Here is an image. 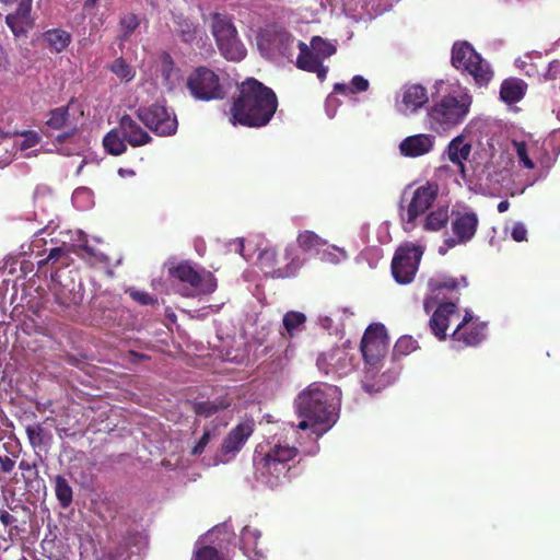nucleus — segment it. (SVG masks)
Returning <instances> with one entry per match:
<instances>
[{"mask_svg": "<svg viewBox=\"0 0 560 560\" xmlns=\"http://www.w3.org/2000/svg\"><path fill=\"white\" fill-rule=\"evenodd\" d=\"M299 453L295 446L282 444H275L266 453H256L253 458L256 480L271 489L289 481L295 476L291 463Z\"/></svg>", "mask_w": 560, "mask_h": 560, "instance_id": "obj_4", "label": "nucleus"}, {"mask_svg": "<svg viewBox=\"0 0 560 560\" xmlns=\"http://www.w3.org/2000/svg\"><path fill=\"white\" fill-rule=\"evenodd\" d=\"M471 152V144L465 142V139L462 136L455 137L447 147V156L448 160L457 165L460 170V173L465 175V165L464 161H466Z\"/></svg>", "mask_w": 560, "mask_h": 560, "instance_id": "obj_26", "label": "nucleus"}, {"mask_svg": "<svg viewBox=\"0 0 560 560\" xmlns=\"http://www.w3.org/2000/svg\"><path fill=\"white\" fill-rule=\"evenodd\" d=\"M475 323H480V322L478 319L475 320L471 313L466 311L465 316L463 317L462 322L457 326H468V325H472Z\"/></svg>", "mask_w": 560, "mask_h": 560, "instance_id": "obj_59", "label": "nucleus"}, {"mask_svg": "<svg viewBox=\"0 0 560 560\" xmlns=\"http://www.w3.org/2000/svg\"><path fill=\"white\" fill-rule=\"evenodd\" d=\"M103 145L106 152L112 155H120L126 152V140L119 136L116 129L110 130L103 139Z\"/></svg>", "mask_w": 560, "mask_h": 560, "instance_id": "obj_39", "label": "nucleus"}, {"mask_svg": "<svg viewBox=\"0 0 560 560\" xmlns=\"http://www.w3.org/2000/svg\"><path fill=\"white\" fill-rule=\"evenodd\" d=\"M479 224L477 214L472 211L458 212L452 221V231L455 237L444 241L448 248L455 247L457 244L469 242L476 234Z\"/></svg>", "mask_w": 560, "mask_h": 560, "instance_id": "obj_17", "label": "nucleus"}, {"mask_svg": "<svg viewBox=\"0 0 560 560\" xmlns=\"http://www.w3.org/2000/svg\"><path fill=\"white\" fill-rule=\"evenodd\" d=\"M428 101L429 97L427 89L421 84H411L405 86L401 102L405 105L406 109H409L410 112H416L417 109L425 105Z\"/></svg>", "mask_w": 560, "mask_h": 560, "instance_id": "obj_27", "label": "nucleus"}, {"mask_svg": "<svg viewBox=\"0 0 560 560\" xmlns=\"http://www.w3.org/2000/svg\"><path fill=\"white\" fill-rule=\"evenodd\" d=\"M67 252L65 247H54L50 249L47 258L44 261H40L39 264H46L48 261L57 262L61 257L66 256Z\"/></svg>", "mask_w": 560, "mask_h": 560, "instance_id": "obj_53", "label": "nucleus"}, {"mask_svg": "<svg viewBox=\"0 0 560 560\" xmlns=\"http://www.w3.org/2000/svg\"><path fill=\"white\" fill-rule=\"evenodd\" d=\"M258 260L265 275L272 279L295 277L304 265L298 248L289 244L282 250L266 247L259 253Z\"/></svg>", "mask_w": 560, "mask_h": 560, "instance_id": "obj_5", "label": "nucleus"}, {"mask_svg": "<svg viewBox=\"0 0 560 560\" xmlns=\"http://www.w3.org/2000/svg\"><path fill=\"white\" fill-rule=\"evenodd\" d=\"M277 108L278 97L275 91L253 77L246 78L237 85V94L230 108L232 124L249 128L265 127Z\"/></svg>", "mask_w": 560, "mask_h": 560, "instance_id": "obj_1", "label": "nucleus"}, {"mask_svg": "<svg viewBox=\"0 0 560 560\" xmlns=\"http://www.w3.org/2000/svg\"><path fill=\"white\" fill-rule=\"evenodd\" d=\"M434 89L432 106L428 109L431 127L436 131H446L462 124L469 113L471 96L442 80L435 82Z\"/></svg>", "mask_w": 560, "mask_h": 560, "instance_id": "obj_3", "label": "nucleus"}, {"mask_svg": "<svg viewBox=\"0 0 560 560\" xmlns=\"http://www.w3.org/2000/svg\"><path fill=\"white\" fill-rule=\"evenodd\" d=\"M509 208H510V202L508 200H502L498 203V211L500 213L508 211Z\"/></svg>", "mask_w": 560, "mask_h": 560, "instance_id": "obj_60", "label": "nucleus"}, {"mask_svg": "<svg viewBox=\"0 0 560 560\" xmlns=\"http://www.w3.org/2000/svg\"><path fill=\"white\" fill-rule=\"evenodd\" d=\"M260 532L250 526H245L241 532V549L249 560H264L265 555L258 546Z\"/></svg>", "mask_w": 560, "mask_h": 560, "instance_id": "obj_24", "label": "nucleus"}, {"mask_svg": "<svg viewBox=\"0 0 560 560\" xmlns=\"http://www.w3.org/2000/svg\"><path fill=\"white\" fill-rule=\"evenodd\" d=\"M433 138L429 135L420 133L404 139L399 149L402 155L408 158H418L429 153L433 149Z\"/></svg>", "mask_w": 560, "mask_h": 560, "instance_id": "obj_23", "label": "nucleus"}, {"mask_svg": "<svg viewBox=\"0 0 560 560\" xmlns=\"http://www.w3.org/2000/svg\"><path fill=\"white\" fill-rule=\"evenodd\" d=\"M0 4L7 12L5 24L14 36H26L35 24L32 15L33 0H0Z\"/></svg>", "mask_w": 560, "mask_h": 560, "instance_id": "obj_11", "label": "nucleus"}, {"mask_svg": "<svg viewBox=\"0 0 560 560\" xmlns=\"http://www.w3.org/2000/svg\"><path fill=\"white\" fill-rule=\"evenodd\" d=\"M15 462L9 456H0V468L2 472H10L14 468Z\"/></svg>", "mask_w": 560, "mask_h": 560, "instance_id": "obj_56", "label": "nucleus"}, {"mask_svg": "<svg viewBox=\"0 0 560 560\" xmlns=\"http://www.w3.org/2000/svg\"><path fill=\"white\" fill-rule=\"evenodd\" d=\"M98 0H86L85 7L94 5Z\"/></svg>", "mask_w": 560, "mask_h": 560, "instance_id": "obj_64", "label": "nucleus"}, {"mask_svg": "<svg viewBox=\"0 0 560 560\" xmlns=\"http://www.w3.org/2000/svg\"><path fill=\"white\" fill-rule=\"evenodd\" d=\"M300 54L296 58V67L303 71L316 73L320 81L327 77L328 68L323 65L322 59L304 43L299 42Z\"/></svg>", "mask_w": 560, "mask_h": 560, "instance_id": "obj_22", "label": "nucleus"}, {"mask_svg": "<svg viewBox=\"0 0 560 560\" xmlns=\"http://www.w3.org/2000/svg\"><path fill=\"white\" fill-rule=\"evenodd\" d=\"M130 355H131V357H135V358H137V359H145V358H147V355H145V354L137 353V352H135V351H130Z\"/></svg>", "mask_w": 560, "mask_h": 560, "instance_id": "obj_63", "label": "nucleus"}, {"mask_svg": "<svg viewBox=\"0 0 560 560\" xmlns=\"http://www.w3.org/2000/svg\"><path fill=\"white\" fill-rule=\"evenodd\" d=\"M171 278L182 283L188 284L183 289L182 295L194 298L198 295L212 294L218 288V281L214 275L205 269L196 268L190 261L183 260L168 268Z\"/></svg>", "mask_w": 560, "mask_h": 560, "instance_id": "obj_7", "label": "nucleus"}, {"mask_svg": "<svg viewBox=\"0 0 560 560\" xmlns=\"http://www.w3.org/2000/svg\"><path fill=\"white\" fill-rule=\"evenodd\" d=\"M127 293L135 302H137L140 305H154L158 303V298L151 295L145 291L129 289Z\"/></svg>", "mask_w": 560, "mask_h": 560, "instance_id": "obj_47", "label": "nucleus"}, {"mask_svg": "<svg viewBox=\"0 0 560 560\" xmlns=\"http://www.w3.org/2000/svg\"><path fill=\"white\" fill-rule=\"evenodd\" d=\"M173 22L175 32L180 37L182 42L191 44L197 38V25L184 14H173Z\"/></svg>", "mask_w": 560, "mask_h": 560, "instance_id": "obj_31", "label": "nucleus"}, {"mask_svg": "<svg viewBox=\"0 0 560 560\" xmlns=\"http://www.w3.org/2000/svg\"><path fill=\"white\" fill-rule=\"evenodd\" d=\"M310 48L322 59L330 57L336 52V47L319 36H314Z\"/></svg>", "mask_w": 560, "mask_h": 560, "instance_id": "obj_42", "label": "nucleus"}, {"mask_svg": "<svg viewBox=\"0 0 560 560\" xmlns=\"http://www.w3.org/2000/svg\"><path fill=\"white\" fill-rule=\"evenodd\" d=\"M211 32L220 54L229 61H241L247 50L238 37L232 19L222 13L212 15Z\"/></svg>", "mask_w": 560, "mask_h": 560, "instance_id": "obj_8", "label": "nucleus"}, {"mask_svg": "<svg viewBox=\"0 0 560 560\" xmlns=\"http://www.w3.org/2000/svg\"><path fill=\"white\" fill-rule=\"evenodd\" d=\"M350 86H351V93L357 94L360 92H365L369 89L370 83L362 75H354L351 80Z\"/></svg>", "mask_w": 560, "mask_h": 560, "instance_id": "obj_51", "label": "nucleus"}, {"mask_svg": "<svg viewBox=\"0 0 560 560\" xmlns=\"http://www.w3.org/2000/svg\"><path fill=\"white\" fill-rule=\"evenodd\" d=\"M511 235L515 242H523L527 240V230L522 222H516L512 228Z\"/></svg>", "mask_w": 560, "mask_h": 560, "instance_id": "obj_52", "label": "nucleus"}, {"mask_svg": "<svg viewBox=\"0 0 560 560\" xmlns=\"http://www.w3.org/2000/svg\"><path fill=\"white\" fill-rule=\"evenodd\" d=\"M486 323H475L468 326H457L451 335V347L457 351L467 347H477L486 339Z\"/></svg>", "mask_w": 560, "mask_h": 560, "instance_id": "obj_19", "label": "nucleus"}, {"mask_svg": "<svg viewBox=\"0 0 560 560\" xmlns=\"http://www.w3.org/2000/svg\"><path fill=\"white\" fill-rule=\"evenodd\" d=\"M456 313H458V307L454 301L440 303L436 310L433 312L429 320V326L432 334L439 340L446 339V330L450 325V317Z\"/></svg>", "mask_w": 560, "mask_h": 560, "instance_id": "obj_20", "label": "nucleus"}, {"mask_svg": "<svg viewBox=\"0 0 560 560\" xmlns=\"http://www.w3.org/2000/svg\"><path fill=\"white\" fill-rule=\"evenodd\" d=\"M43 39L52 51L61 52L70 45L72 36L62 28H50L44 32Z\"/></svg>", "mask_w": 560, "mask_h": 560, "instance_id": "obj_30", "label": "nucleus"}, {"mask_svg": "<svg viewBox=\"0 0 560 560\" xmlns=\"http://www.w3.org/2000/svg\"><path fill=\"white\" fill-rule=\"evenodd\" d=\"M187 89L196 100L202 102L223 100L225 96L219 75L203 66L196 68L189 74Z\"/></svg>", "mask_w": 560, "mask_h": 560, "instance_id": "obj_9", "label": "nucleus"}, {"mask_svg": "<svg viewBox=\"0 0 560 560\" xmlns=\"http://www.w3.org/2000/svg\"><path fill=\"white\" fill-rule=\"evenodd\" d=\"M0 522L4 526H12L18 522V520L15 516L10 514L7 510H0Z\"/></svg>", "mask_w": 560, "mask_h": 560, "instance_id": "obj_55", "label": "nucleus"}, {"mask_svg": "<svg viewBox=\"0 0 560 560\" xmlns=\"http://www.w3.org/2000/svg\"><path fill=\"white\" fill-rule=\"evenodd\" d=\"M121 176H124L125 174L126 175H135V172L132 170H124V168H120L119 172H118Z\"/></svg>", "mask_w": 560, "mask_h": 560, "instance_id": "obj_62", "label": "nucleus"}, {"mask_svg": "<svg viewBox=\"0 0 560 560\" xmlns=\"http://www.w3.org/2000/svg\"><path fill=\"white\" fill-rule=\"evenodd\" d=\"M55 494L59 505L62 509H68L73 502V490L69 481L61 475L54 478Z\"/></svg>", "mask_w": 560, "mask_h": 560, "instance_id": "obj_35", "label": "nucleus"}, {"mask_svg": "<svg viewBox=\"0 0 560 560\" xmlns=\"http://www.w3.org/2000/svg\"><path fill=\"white\" fill-rule=\"evenodd\" d=\"M546 81L560 80V60H552L549 62L547 71L544 73Z\"/></svg>", "mask_w": 560, "mask_h": 560, "instance_id": "obj_50", "label": "nucleus"}, {"mask_svg": "<svg viewBox=\"0 0 560 560\" xmlns=\"http://www.w3.org/2000/svg\"><path fill=\"white\" fill-rule=\"evenodd\" d=\"M282 322L288 337L293 338L305 328L306 316L301 312L290 311L284 314Z\"/></svg>", "mask_w": 560, "mask_h": 560, "instance_id": "obj_36", "label": "nucleus"}, {"mask_svg": "<svg viewBox=\"0 0 560 560\" xmlns=\"http://www.w3.org/2000/svg\"><path fill=\"white\" fill-rule=\"evenodd\" d=\"M515 148L520 163H522L525 168L533 170L535 167V164L528 156L526 143L515 142Z\"/></svg>", "mask_w": 560, "mask_h": 560, "instance_id": "obj_48", "label": "nucleus"}, {"mask_svg": "<svg viewBox=\"0 0 560 560\" xmlns=\"http://www.w3.org/2000/svg\"><path fill=\"white\" fill-rule=\"evenodd\" d=\"M464 71L468 72L479 86L488 85L493 77V71L489 63L482 59L481 55H478V59Z\"/></svg>", "mask_w": 560, "mask_h": 560, "instance_id": "obj_32", "label": "nucleus"}, {"mask_svg": "<svg viewBox=\"0 0 560 560\" xmlns=\"http://www.w3.org/2000/svg\"><path fill=\"white\" fill-rule=\"evenodd\" d=\"M52 293L55 303L58 305V312H66L72 307L79 306L84 298V288L81 282L70 278L66 281H59L54 284Z\"/></svg>", "mask_w": 560, "mask_h": 560, "instance_id": "obj_15", "label": "nucleus"}, {"mask_svg": "<svg viewBox=\"0 0 560 560\" xmlns=\"http://www.w3.org/2000/svg\"><path fill=\"white\" fill-rule=\"evenodd\" d=\"M69 116V109L67 106L55 108L50 110L49 119L46 121V125L51 129L59 130L67 127Z\"/></svg>", "mask_w": 560, "mask_h": 560, "instance_id": "obj_41", "label": "nucleus"}, {"mask_svg": "<svg viewBox=\"0 0 560 560\" xmlns=\"http://www.w3.org/2000/svg\"><path fill=\"white\" fill-rule=\"evenodd\" d=\"M422 255L421 246L410 243L396 249L390 268L397 283L408 284L415 279Z\"/></svg>", "mask_w": 560, "mask_h": 560, "instance_id": "obj_10", "label": "nucleus"}, {"mask_svg": "<svg viewBox=\"0 0 560 560\" xmlns=\"http://www.w3.org/2000/svg\"><path fill=\"white\" fill-rule=\"evenodd\" d=\"M140 19L136 13H126L119 19V34L117 39L119 42H126L130 38L133 32L139 27Z\"/></svg>", "mask_w": 560, "mask_h": 560, "instance_id": "obj_37", "label": "nucleus"}, {"mask_svg": "<svg viewBox=\"0 0 560 560\" xmlns=\"http://www.w3.org/2000/svg\"><path fill=\"white\" fill-rule=\"evenodd\" d=\"M77 132V127H71L67 131L59 133L56 137L58 142H65L68 138L72 137Z\"/></svg>", "mask_w": 560, "mask_h": 560, "instance_id": "obj_58", "label": "nucleus"}, {"mask_svg": "<svg viewBox=\"0 0 560 560\" xmlns=\"http://www.w3.org/2000/svg\"><path fill=\"white\" fill-rule=\"evenodd\" d=\"M26 136H27V139H28L33 144H35V143H37V142L39 141L38 136H37L35 132H33V131H27V132H26Z\"/></svg>", "mask_w": 560, "mask_h": 560, "instance_id": "obj_61", "label": "nucleus"}, {"mask_svg": "<svg viewBox=\"0 0 560 560\" xmlns=\"http://www.w3.org/2000/svg\"><path fill=\"white\" fill-rule=\"evenodd\" d=\"M232 405V398L229 396H220L214 400L196 401L192 404V410L197 416L210 418L223 410H226Z\"/></svg>", "mask_w": 560, "mask_h": 560, "instance_id": "obj_28", "label": "nucleus"}, {"mask_svg": "<svg viewBox=\"0 0 560 560\" xmlns=\"http://www.w3.org/2000/svg\"><path fill=\"white\" fill-rule=\"evenodd\" d=\"M294 36L284 28H276L269 33V42L281 55H291L294 46Z\"/></svg>", "mask_w": 560, "mask_h": 560, "instance_id": "obj_33", "label": "nucleus"}, {"mask_svg": "<svg viewBox=\"0 0 560 560\" xmlns=\"http://www.w3.org/2000/svg\"><path fill=\"white\" fill-rule=\"evenodd\" d=\"M255 431V421L253 419H245L237 423L224 438L221 444V455L224 460H230L241 452L247 440Z\"/></svg>", "mask_w": 560, "mask_h": 560, "instance_id": "obj_14", "label": "nucleus"}, {"mask_svg": "<svg viewBox=\"0 0 560 560\" xmlns=\"http://www.w3.org/2000/svg\"><path fill=\"white\" fill-rule=\"evenodd\" d=\"M478 55L469 43H455L452 48L451 61L456 69L465 70L478 59Z\"/></svg>", "mask_w": 560, "mask_h": 560, "instance_id": "obj_25", "label": "nucleus"}, {"mask_svg": "<svg viewBox=\"0 0 560 560\" xmlns=\"http://www.w3.org/2000/svg\"><path fill=\"white\" fill-rule=\"evenodd\" d=\"M448 222V207L443 206L434 211H431L425 220L423 228L427 231H440Z\"/></svg>", "mask_w": 560, "mask_h": 560, "instance_id": "obj_38", "label": "nucleus"}, {"mask_svg": "<svg viewBox=\"0 0 560 560\" xmlns=\"http://www.w3.org/2000/svg\"><path fill=\"white\" fill-rule=\"evenodd\" d=\"M334 92L341 95H349L351 93V86L346 83H336L334 85Z\"/></svg>", "mask_w": 560, "mask_h": 560, "instance_id": "obj_57", "label": "nucleus"}, {"mask_svg": "<svg viewBox=\"0 0 560 560\" xmlns=\"http://www.w3.org/2000/svg\"><path fill=\"white\" fill-rule=\"evenodd\" d=\"M418 348V342L411 336L400 337L394 346L395 355H407Z\"/></svg>", "mask_w": 560, "mask_h": 560, "instance_id": "obj_43", "label": "nucleus"}, {"mask_svg": "<svg viewBox=\"0 0 560 560\" xmlns=\"http://www.w3.org/2000/svg\"><path fill=\"white\" fill-rule=\"evenodd\" d=\"M388 347L389 338L385 326L380 323L371 324L365 329L360 345L364 362L370 366L365 373V381L363 382V388L368 393H377L381 389L380 385L370 384L368 378L374 376L373 370L376 369L378 363L384 359Z\"/></svg>", "mask_w": 560, "mask_h": 560, "instance_id": "obj_6", "label": "nucleus"}, {"mask_svg": "<svg viewBox=\"0 0 560 560\" xmlns=\"http://www.w3.org/2000/svg\"><path fill=\"white\" fill-rule=\"evenodd\" d=\"M138 119L158 136H172L177 130V119L163 105L140 106L136 110Z\"/></svg>", "mask_w": 560, "mask_h": 560, "instance_id": "obj_12", "label": "nucleus"}, {"mask_svg": "<svg viewBox=\"0 0 560 560\" xmlns=\"http://www.w3.org/2000/svg\"><path fill=\"white\" fill-rule=\"evenodd\" d=\"M296 243L304 253H317L327 242L313 231L304 230L298 234Z\"/></svg>", "mask_w": 560, "mask_h": 560, "instance_id": "obj_34", "label": "nucleus"}, {"mask_svg": "<svg viewBox=\"0 0 560 560\" xmlns=\"http://www.w3.org/2000/svg\"><path fill=\"white\" fill-rule=\"evenodd\" d=\"M26 434L30 444L35 447H40L45 442V429L40 423L26 427Z\"/></svg>", "mask_w": 560, "mask_h": 560, "instance_id": "obj_44", "label": "nucleus"}, {"mask_svg": "<svg viewBox=\"0 0 560 560\" xmlns=\"http://www.w3.org/2000/svg\"><path fill=\"white\" fill-rule=\"evenodd\" d=\"M191 560H224V558L214 547L203 546L194 552Z\"/></svg>", "mask_w": 560, "mask_h": 560, "instance_id": "obj_46", "label": "nucleus"}, {"mask_svg": "<svg viewBox=\"0 0 560 560\" xmlns=\"http://www.w3.org/2000/svg\"><path fill=\"white\" fill-rule=\"evenodd\" d=\"M317 368L325 374H347L352 369L351 359L346 349L335 347L322 352L316 360Z\"/></svg>", "mask_w": 560, "mask_h": 560, "instance_id": "obj_18", "label": "nucleus"}, {"mask_svg": "<svg viewBox=\"0 0 560 560\" xmlns=\"http://www.w3.org/2000/svg\"><path fill=\"white\" fill-rule=\"evenodd\" d=\"M525 83L520 79H506L502 82L500 96L508 104L520 102L525 95Z\"/></svg>", "mask_w": 560, "mask_h": 560, "instance_id": "obj_29", "label": "nucleus"}, {"mask_svg": "<svg viewBox=\"0 0 560 560\" xmlns=\"http://www.w3.org/2000/svg\"><path fill=\"white\" fill-rule=\"evenodd\" d=\"M143 539V535L137 530H128L126 536L124 537L125 547H129L131 545H137Z\"/></svg>", "mask_w": 560, "mask_h": 560, "instance_id": "obj_54", "label": "nucleus"}, {"mask_svg": "<svg viewBox=\"0 0 560 560\" xmlns=\"http://www.w3.org/2000/svg\"><path fill=\"white\" fill-rule=\"evenodd\" d=\"M19 469L23 471V479L26 487H30L31 483L39 477V472L35 463H30L25 459H22L19 463Z\"/></svg>", "mask_w": 560, "mask_h": 560, "instance_id": "obj_45", "label": "nucleus"}, {"mask_svg": "<svg viewBox=\"0 0 560 560\" xmlns=\"http://www.w3.org/2000/svg\"><path fill=\"white\" fill-rule=\"evenodd\" d=\"M468 281L466 277L454 278L451 276H436L428 281L429 294L424 298L423 307L430 313L439 300L445 299L443 291L448 293L458 292L462 288H467Z\"/></svg>", "mask_w": 560, "mask_h": 560, "instance_id": "obj_13", "label": "nucleus"}, {"mask_svg": "<svg viewBox=\"0 0 560 560\" xmlns=\"http://www.w3.org/2000/svg\"><path fill=\"white\" fill-rule=\"evenodd\" d=\"M339 389L337 386L314 382L295 398V409L303 420L300 430L312 429L317 436L326 433L337 421Z\"/></svg>", "mask_w": 560, "mask_h": 560, "instance_id": "obj_2", "label": "nucleus"}, {"mask_svg": "<svg viewBox=\"0 0 560 560\" xmlns=\"http://www.w3.org/2000/svg\"><path fill=\"white\" fill-rule=\"evenodd\" d=\"M212 436V432L209 429H206L201 435V438L198 440L194 448L191 450L192 455H200L203 453L206 446L210 442Z\"/></svg>", "mask_w": 560, "mask_h": 560, "instance_id": "obj_49", "label": "nucleus"}, {"mask_svg": "<svg viewBox=\"0 0 560 560\" xmlns=\"http://www.w3.org/2000/svg\"><path fill=\"white\" fill-rule=\"evenodd\" d=\"M439 194V186L435 183H425L415 189L412 198L407 208V223L424 214L434 203Z\"/></svg>", "mask_w": 560, "mask_h": 560, "instance_id": "obj_16", "label": "nucleus"}, {"mask_svg": "<svg viewBox=\"0 0 560 560\" xmlns=\"http://www.w3.org/2000/svg\"><path fill=\"white\" fill-rule=\"evenodd\" d=\"M119 131L131 147H142L152 141V137L128 114L119 119Z\"/></svg>", "mask_w": 560, "mask_h": 560, "instance_id": "obj_21", "label": "nucleus"}, {"mask_svg": "<svg viewBox=\"0 0 560 560\" xmlns=\"http://www.w3.org/2000/svg\"><path fill=\"white\" fill-rule=\"evenodd\" d=\"M108 68L118 79L125 82L131 81L136 75L133 68L122 57L116 58Z\"/></svg>", "mask_w": 560, "mask_h": 560, "instance_id": "obj_40", "label": "nucleus"}]
</instances>
